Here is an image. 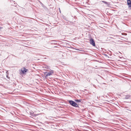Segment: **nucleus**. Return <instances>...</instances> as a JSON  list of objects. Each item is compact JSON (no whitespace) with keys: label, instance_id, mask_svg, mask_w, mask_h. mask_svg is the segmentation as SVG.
<instances>
[{"label":"nucleus","instance_id":"obj_1","mask_svg":"<svg viewBox=\"0 0 131 131\" xmlns=\"http://www.w3.org/2000/svg\"><path fill=\"white\" fill-rule=\"evenodd\" d=\"M69 102L71 105L74 107H79V105L73 101L69 100Z\"/></svg>","mask_w":131,"mask_h":131},{"label":"nucleus","instance_id":"obj_2","mask_svg":"<svg viewBox=\"0 0 131 131\" xmlns=\"http://www.w3.org/2000/svg\"><path fill=\"white\" fill-rule=\"evenodd\" d=\"M21 72H20L21 74H24L28 71V70L24 67L22 68L21 69Z\"/></svg>","mask_w":131,"mask_h":131},{"label":"nucleus","instance_id":"obj_3","mask_svg":"<svg viewBox=\"0 0 131 131\" xmlns=\"http://www.w3.org/2000/svg\"><path fill=\"white\" fill-rule=\"evenodd\" d=\"M90 44L93 46H95V42L94 39L93 38H91L90 40Z\"/></svg>","mask_w":131,"mask_h":131},{"label":"nucleus","instance_id":"obj_4","mask_svg":"<svg viewBox=\"0 0 131 131\" xmlns=\"http://www.w3.org/2000/svg\"><path fill=\"white\" fill-rule=\"evenodd\" d=\"M53 73V70H51V71L47 73V74L46 75L45 77H47L49 76H50L52 75V74Z\"/></svg>","mask_w":131,"mask_h":131},{"label":"nucleus","instance_id":"obj_5","mask_svg":"<svg viewBox=\"0 0 131 131\" xmlns=\"http://www.w3.org/2000/svg\"><path fill=\"white\" fill-rule=\"evenodd\" d=\"M127 4L129 7H131V2L130 0H127Z\"/></svg>","mask_w":131,"mask_h":131},{"label":"nucleus","instance_id":"obj_6","mask_svg":"<svg viewBox=\"0 0 131 131\" xmlns=\"http://www.w3.org/2000/svg\"><path fill=\"white\" fill-rule=\"evenodd\" d=\"M130 97V95H126L125 97L124 98L125 99H128Z\"/></svg>","mask_w":131,"mask_h":131},{"label":"nucleus","instance_id":"obj_7","mask_svg":"<svg viewBox=\"0 0 131 131\" xmlns=\"http://www.w3.org/2000/svg\"><path fill=\"white\" fill-rule=\"evenodd\" d=\"M81 100H75V101L77 102H81Z\"/></svg>","mask_w":131,"mask_h":131},{"label":"nucleus","instance_id":"obj_8","mask_svg":"<svg viewBox=\"0 0 131 131\" xmlns=\"http://www.w3.org/2000/svg\"><path fill=\"white\" fill-rule=\"evenodd\" d=\"M62 17L63 19H64L65 20H67L65 16H62Z\"/></svg>","mask_w":131,"mask_h":131},{"label":"nucleus","instance_id":"obj_9","mask_svg":"<svg viewBox=\"0 0 131 131\" xmlns=\"http://www.w3.org/2000/svg\"><path fill=\"white\" fill-rule=\"evenodd\" d=\"M46 68L50 69L49 68L50 67L48 66H46V67L45 68Z\"/></svg>","mask_w":131,"mask_h":131},{"label":"nucleus","instance_id":"obj_10","mask_svg":"<svg viewBox=\"0 0 131 131\" xmlns=\"http://www.w3.org/2000/svg\"><path fill=\"white\" fill-rule=\"evenodd\" d=\"M102 2L105 3L106 4H108V3L106 1H102Z\"/></svg>","mask_w":131,"mask_h":131},{"label":"nucleus","instance_id":"obj_11","mask_svg":"<svg viewBox=\"0 0 131 131\" xmlns=\"http://www.w3.org/2000/svg\"><path fill=\"white\" fill-rule=\"evenodd\" d=\"M33 113H30V115L32 116H33Z\"/></svg>","mask_w":131,"mask_h":131},{"label":"nucleus","instance_id":"obj_12","mask_svg":"<svg viewBox=\"0 0 131 131\" xmlns=\"http://www.w3.org/2000/svg\"><path fill=\"white\" fill-rule=\"evenodd\" d=\"M59 12H60V13H61V11L60 10V8H59Z\"/></svg>","mask_w":131,"mask_h":131},{"label":"nucleus","instance_id":"obj_13","mask_svg":"<svg viewBox=\"0 0 131 131\" xmlns=\"http://www.w3.org/2000/svg\"><path fill=\"white\" fill-rule=\"evenodd\" d=\"M7 77L8 78H9V77L8 78V76L7 75Z\"/></svg>","mask_w":131,"mask_h":131},{"label":"nucleus","instance_id":"obj_14","mask_svg":"<svg viewBox=\"0 0 131 131\" xmlns=\"http://www.w3.org/2000/svg\"><path fill=\"white\" fill-rule=\"evenodd\" d=\"M46 73H47V72H45Z\"/></svg>","mask_w":131,"mask_h":131}]
</instances>
